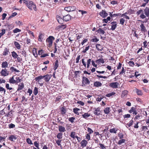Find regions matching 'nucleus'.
Masks as SVG:
<instances>
[{"label": "nucleus", "instance_id": "nucleus-1", "mask_svg": "<svg viewBox=\"0 0 149 149\" xmlns=\"http://www.w3.org/2000/svg\"><path fill=\"white\" fill-rule=\"evenodd\" d=\"M143 11L144 13H142L140 15V17L142 19L145 18L146 17H149V8H148L146 7L144 9Z\"/></svg>", "mask_w": 149, "mask_h": 149}, {"label": "nucleus", "instance_id": "nucleus-2", "mask_svg": "<svg viewBox=\"0 0 149 149\" xmlns=\"http://www.w3.org/2000/svg\"><path fill=\"white\" fill-rule=\"evenodd\" d=\"M27 6L30 10L33 9L35 11H36V5L31 1H28L26 3Z\"/></svg>", "mask_w": 149, "mask_h": 149}, {"label": "nucleus", "instance_id": "nucleus-3", "mask_svg": "<svg viewBox=\"0 0 149 149\" xmlns=\"http://www.w3.org/2000/svg\"><path fill=\"white\" fill-rule=\"evenodd\" d=\"M92 60L91 59H88L87 60V63H86V62L85 61V59L83 58L81 60V63L83 64V65L85 67H86L88 68L90 67V64H91V62Z\"/></svg>", "mask_w": 149, "mask_h": 149}, {"label": "nucleus", "instance_id": "nucleus-4", "mask_svg": "<svg viewBox=\"0 0 149 149\" xmlns=\"http://www.w3.org/2000/svg\"><path fill=\"white\" fill-rule=\"evenodd\" d=\"M55 39L52 36H49L46 40L47 45L50 47L52 45L53 41Z\"/></svg>", "mask_w": 149, "mask_h": 149}, {"label": "nucleus", "instance_id": "nucleus-5", "mask_svg": "<svg viewBox=\"0 0 149 149\" xmlns=\"http://www.w3.org/2000/svg\"><path fill=\"white\" fill-rule=\"evenodd\" d=\"M1 75L3 76H6L9 74V71H8L7 69H2L0 72Z\"/></svg>", "mask_w": 149, "mask_h": 149}, {"label": "nucleus", "instance_id": "nucleus-6", "mask_svg": "<svg viewBox=\"0 0 149 149\" xmlns=\"http://www.w3.org/2000/svg\"><path fill=\"white\" fill-rule=\"evenodd\" d=\"M82 82L83 84L85 86L87 84H89L90 82L87 78L84 77L82 78Z\"/></svg>", "mask_w": 149, "mask_h": 149}, {"label": "nucleus", "instance_id": "nucleus-7", "mask_svg": "<svg viewBox=\"0 0 149 149\" xmlns=\"http://www.w3.org/2000/svg\"><path fill=\"white\" fill-rule=\"evenodd\" d=\"M18 137L17 135L15 134L10 135L8 137V139L11 141L14 142Z\"/></svg>", "mask_w": 149, "mask_h": 149}, {"label": "nucleus", "instance_id": "nucleus-8", "mask_svg": "<svg viewBox=\"0 0 149 149\" xmlns=\"http://www.w3.org/2000/svg\"><path fill=\"white\" fill-rule=\"evenodd\" d=\"M130 113H132L133 115H136L137 114V112L136 110V108L134 107H132L129 111Z\"/></svg>", "mask_w": 149, "mask_h": 149}, {"label": "nucleus", "instance_id": "nucleus-9", "mask_svg": "<svg viewBox=\"0 0 149 149\" xmlns=\"http://www.w3.org/2000/svg\"><path fill=\"white\" fill-rule=\"evenodd\" d=\"M75 8L74 6H68L65 8V10L70 12L72 11L75 10Z\"/></svg>", "mask_w": 149, "mask_h": 149}, {"label": "nucleus", "instance_id": "nucleus-10", "mask_svg": "<svg viewBox=\"0 0 149 149\" xmlns=\"http://www.w3.org/2000/svg\"><path fill=\"white\" fill-rule=\"evenodd\" d=\"M118 83L117 82H112L110 84L109 86L113 88H117L118 87Z\"/></svg>", "mask_w": 149, "mask_h": 149}, {"label": "nucleus", "instance_id": "nucleus-11", "mask_svg": "<svg viewBox=\"0 0 149 149\" xmlns=\"http://www.w3.org/2000/svg\"><path fill=\"white\" fill-rule=\"evenodd\" d=\"M99 15L103 18H104L106 17L108 15L107 13L104 10H102L101 11Z\"/></svg>", "mask_w": 149, "mask_h": 149}, {"label": "nucleus", "instance_id": "nucleus-12", "mask_svg": "<svg viewBox=\"0 0 149 149\" xmlns=\"http://www.w3.org/2000/svg\"><path fill=\"white\" fill-rule=\"evenodd\" d=\"M111 28L110 29L112 31L114 30L117 27V23L116 22H112L111 23Z\"/></svg>", "mask_w": 149, "mask_h": 149}, {"label": "nucleus", "instance_id": "nucleus-13", "mask_svg": "<svg viewBox=\"0 0 149 149\" xmlns=\"http://www.w3.org/2000/svg\"><path fill=\"white\" fill-rule=\"evenodd\" d=\"M93 113L95 115H99L100 113V108H94L93 109Z\"/></svg>", "mask_w": 149, "mask_h": 149}, {"label": "nucleus", "instance_id": "nucleus-14", "mask_svg": "<svg viewBox=\"0 0 149 149\" xmlns=\"http://www.w3.org/2000/svg\"><path fill=\"white\" fill-rule=\"evenodd\" d=\"M45 80L46 81H49L51 78L52 76L51 74H47L43 76Z\"/></svg>", "mask_w": 149, "mask_h": 149}, {"label": "nucleus", "instance_id": "nucleus-15", "mask_svg": "<svg viewBox=\"0 0 149 149\" xmlns=\"http://www.w3.org/2000/svg\"><path fill=\"white\" fill-rule=\"evenodd\" d=\"M58 131L60 132H64L66 131V129L65 127L62 125H59L58 127Z\"/></svg>", "mask_w": 149, "mask_h": 149}, {"label": "nucleus", "instance_id": "nucleus-16", "mask_svg": "<svg viewBox=\"0 0 149 149\" xmlns=\"http://www.w3.org/2000/svg\"><path fill=\"white\" fill-rule=\"evenodd\" d=\"M87 143L88 142L84 139L82 140L80 143L81 147L83 148L86 146Z\"/></svg>", "mask_w": 149, "mask_h": 149}, {"label": "nucleus", "instance_id": "nucleus-17", "mask_svg": "<svg viewBox=\"0 0 149 149\" xmlns=\"http://www.w3.org/2000/svg\"><path fill=\"white\" fill-rule=\"evenodd\" d=\"M56 18L58 22L60 24H63L64 21L63 19L59 16H57Z\"/></svg>", "mask_w": 149, "mask_h": 149}, {"label": "nucleus", "instance_id": "nucleus-18", "mask_svg": "<svg viewBox=\"0 0 149 149\" xmlns=\"http://www.w3.org/2000/svg\"><path fill=\"white\" fill-rule=\"evenodd\" d=\"M134 91L136 92L138 95H142L141 91L136 88L134 90Z\"/></svg>", "mask_w": 149, "mask_h": 149}, {"label": "nucleus", "instance_id": "nucleus-19", "mask_svg": "<svg viewBox=\"0 0 149 149\" xmlns=\"http://www.w3.org/2000/svg\"><path fill=\"white\" fill-rule=\"evenodd\" d=\"M9 82L10 83L13 84L17 83V81L14 79V76H13L12 77L10 78L9 79Z\"/></svg>", "mask_w": 149, "mask_h": 149}, {"label": "nucleus", "instance_id": "nucleus-20", "mask_svg": "<svg viewBox=\"0 0 149 149\" xmlns=\"http://www.w3.org/2000/svg\"><path fill=\"white\" fill-rule=\"evenodd\" d=\"M74 78H76L79 77V75L81 74V72L79 71H75L74 72Z\"/></svg>", "mask_w": 149, "mask_h": 149}, {"label": "nucleus", "instance_id": "nucleus-21", "mask_svg": "<svg viewBox=\"0 0 149 149\" xmlns=\"http://www.w3.org/2000/svg\"><path fill=\"white\" fill-rule=\"evenodd\" d=\"M63 18L64 20L67 22L71 19V16L70 15H67L65 16H63Z\"/></svg>", "mask_w": 149, "mask_h": 149}, {"label": "nucleus", "instance_id": "nucleus-22", "mask_svg": "<svg viewBox=\"0 0 149 149\" xmlns=\"http://www.w3.org/2000/svg\"><path fill=\"white\" fill-rule=\"evenodd\" d=\"M96 48L97 50L101 51L103 50V47L100 44H97L96 45Z\"/></svg>", "mask_w": 149, "mask_h": 149}, {"label": "nucleus", "instance_id": "nucleus-23", "mask_svg": "<svg viewBox=\"0 0 149 149\" xmlns=\"http://www.w3.org/2000/svg\"><path fill=\"white\" fill-rule=\"evenodd\" d=\"M102 84L100 81H95L94 82V86L96 87L101 86Z\"/></svg>", "mask_w": 149, "mask_h": 149}, {"label": "nucleus", "instance_id": "nucleus-24", "mask_svg": "<svg viewBox=\"0 0 149 149\" xmlns=\"http://www.w3.org/2000/svg\"><path fill=\"white\" fill-rule=\"evenodd\" d=\"M141 31L142 32H145L146 31V27L143 24H141L140 25Z\"/></svg>", "mask_w": 149, "mask_h": 149}, {"label": "nucleus", "instance_id": "nucleus-25", "mask_svg": "<svg viewBox=\"0 0 149 149\" xmlns=\"http://www.w3.org/2000/svg\"><path fill=\"white\" fill-rule=\"evenodd\" d=\"M8 64L6 61L2 62L1 64V67L3 68H6L8 67Z\"/></svg>", "mask_w": 149, "mask_h": 149}, {"label": "nucleus", "instance_id": "nucleus-26", "mask_svg": "<svg viewBox=\"0 0 149 149\" xmlns=\"http://www.w3.org/2000/svg\"><path fill=\"white\" fill-rule=\"evenodd\" d=\"M58 29H59L61 30H63L65 29L66 27V25L65 24L59 25L58 26Z\"/></svg>", "mask_w": 149, "mask_h": 149}, {"label": "nucleus", "instance_id": "nucleus-27", "mask_svg": "<svg viewBox=\"0 0 149 149\" xmlns=\"http://www.w3.org/2000/svg\"><path fill=\"white\" fill-rule=\"evenodd\" d=\"M90 116V114L88 113H85L84 114L82 115V117L86 119H87L88 117Z\"/></svg>", "mask_w": 149, "mask_h": 149}, {"label": "nucleus", "instance_id": "nucleus-28", "mask_svg": "<svg viewBox=\"0 0 149 149\" xmlns=\"http://www.w3.org/2000/svg\"><path fill=\"white\" fill-rule=\"evenodd\" d=\"M128 93V91L126 90H124L123 91L122 95L121 97L123 98H124L127 95Z\"/></svg>", "mask_w": 149, "mask_h": 149}, {"label": "nucleus", "instance_id": "nucleus-29", "mask_svg": "<svg viewBox=\"0 0 149 149\" xmlns=\"http://www.w3.org/2000/svg\"><path fill=\"white\" fill-rule=\"evenodd\" d=\"M24 84L23 83H22L20 84H19L18 85V87L17 90L19 91L22 90L24 88Z\"/></svg>", "mask_w": 149, "mask_h": 149}, {"label": "nucleus", "instance_id": "nucleus-30", "mask_svg": "<svg viewBox=\"0 0 149 149\" xmlns=\"http://www.w3.org/2000/svg\"><path fill=\"white\" fill-rule=\"evenodd\" d=\"M43 36L44 35L43 34L40 33L38 36V41L40 42L42 41L43 39Z\"/></svg>", "mask_w": 149, "mask_h": 149}, {"label": "nucleus", "instance_id": "nucleus-31", "mask_svg": "<svg viewBox=\"0 0 149 149\" xmlns=\"http://www.w3.org/2000/svg\"><path fill=\"white\" fill-rule=\"evenodd\" d=\"M61 114L62 115H64L66 113V109L64 107H62L61 109Z\"/></svg>", "mask_w": 149, "mask_h": 149}, {"label": "nucleus", "instance_id": "nucleus-32", "mask_svg": "<svg viewBox=\"0 0 149 149\" xmlns=\"http://www.w3.org/2000/svg\"><path fill=\"white\" fill-rule=\"evenodd\" d=\"M118 130L117 128H113L110 129V132L111 133L116 134Z\"/></svg>", "mask_w": 149, "mask_h": 149}, {"label": "nucleus", "instance_id": "nucleus-33", "mask_svg": "<svg viewBox=\"0 0 149 149\" xmlns=\"http://www.w3.org/2000/svg\"><path fill=\"white\" fill-rule=\"evenodd\" d=\"M80 110V109L77 108H74L73 109V112L74 113L77 115H79V113L78 111Z\"/></svg>", "mask_w": 149, "mask_h": 149}, {"label": "nucleus", "instance_id": "nucleus-34", "mask_svg": "<svg viewBox=\"0 0 149 149\" xmlns=\"http://www.w3.org/2000/svg\"><path fill=\"white\" fill-rule=\"evenodd\" d=\"M96 62L97 63H104V60L103 58H100L99 59H97L96 61Z\"/></svg>", "mask_w": 149, "mask_h": 149}, {"label": "nucleus", "instance_id": "nucleus-35", "mask_svg": "<svg viewBox=\"0 0 149 149\" xmlns=\"http://www.w3.org/2000/svg\"><path fill=\"white\" fill-rule=\"evenodd\" d=\"M133 123V121L132 120H131L130 122L127 123L126 125V127L128 128V127H130L132 125Z\"/></svg>", "mask_w": 149, "mask_h": 149}, {"label": "nucleus", "instance_id": "nucleus-36", "mask_svg": "<svg viewBox=\"0 0 149 149\" xmlns=\"http://www.w3.org/2000/svg\"><path fill=\"white\" fill-rule=\"evenodd\" d=\"M44 78L43 76H40L37 77L35 78L36 81H38V82L40 81V80Z\"/></svg>", "mask_w": 149, "mask_h": 149}, {"label": "nucleus", "instance_id": "nucleus-37", "mask_svg": "<svg viewBox=\"0 0 149 149\" xmlns=\"http://www.w3.org/2000/svg\"><path fill=\"white\" fill-rule=\"evenodd\" d=\"M63 134L61 132L58 133L56 136V137L58 139L61 140L62 138Z\"/></svg>", "mask_w": 149, "mask_h": 149}, {"label": "nucleus", "instance_id": "nucleus-38", "mask_svg": "<svg viewBox=\"0 0 149 149\" xmlns=\"http://www.w3.org/2000/svg\"><path fill=\"white\" fill-rule=\"evenodd\" d=\"M12 56L15 58H17L18 56V55L16 52L14 51L12 52Z\"/></svg>", "mask_w": 149, "mask_h": 149}, {"label": "nucleus", "instance_id": "nucleus-39", "mask_svg": "<svg viewBox=\"0 0 149 149\" xmlns=\"http://www.w3.org/2000/svg\"><path fill=\"white\" fill-rule=\"evenodd\" d=\"M96 32L102 34H104L105 33L104 31L101 28H99L96 31Z\"/></svg>", "mask_w": 149, "mask_h": 149}, {"label": "nucleus", "instance_id": "nucleus-40", "mask_svg": "<svg viewBox=\"0 0 149 149\" xmlns=\"http://www.w3.org/2000/svg\"><path fill=\"white\" fill-rule=\"evenodd\" d=\"M14 43L16 47L17 48V49H19L20 48V45L16 41H15Z\"/></svg>", "mask_w": 149, "mask_h": 149}, {"label": "nucleus", "instance_id": "nucleus-41", "mask_svg": "<svg viewBox=\"0 0 149 149\" xmlns=\"http://www.w3.org/2000/svg\"><path fill=\"white\" fill-rule=\"evenodd\" d=\"M6 136H0V143H1L3 141H5L6 138Z\"/></svg>", "mask_w": 149, "mask_h": 149}, {"label": "nucleus", "instance_id": "nucleus-42", "mask_svg": "<svg viewBox=\"0 0 149 149\" xmlns=\"http://www.w3.org/2000/svg\"><path fill=\"white\" fill-rule=\"evenodd\" d=\"M61 140L58 139L56 140V143L58 146H59L60 147H62V145L61 144Z\"/></svg>", "mask_w": 149, "mask_h": 149}, {"label": "nucleus", "instance_id": "nucleus-43", "mask_svg": "<svg viewBox=\"0 0 149 149\" xmlns=\"http://www.w3.org/2000/svg\"><path fill=\"white\" fill-rule=\"evenodd\" d=\"M10 70H11V71L12 72H19V70H17L13 67H10Z\"/></svg>", "mask_w": 149, "mask_h": 149}, {"label": "nucleus", "instance_id": "nucleus-44", "mask_svg": "<svg viewBox=\"0 0 149 149\" xmlns=\"http://www.w3.org/2000/svg\"><path fill=\"white\" fill-rule=\"evenodd\" d=\"M105 113L108 114L110 112V108L106 107L104 110Z\"/></svg>", "mask_w": 149, "mask_h": 149}, {"label": "nucleus", "instance_id": "nucleus-45", "mask_svg": "<svg viewBox=\"0 0 149 149\" xmlns=\"http://www.w3.org/2000/svg\"><path fill=\"white\" fill-rule=\"evenodd\" d=\"M125 140L124 139H122L119 140L118 143V144L119 145H121L122 144L125 143Z\"/></svg>", "mask_w": 149, "mask_h": 149}, {"label": "nucleus", "instance_id": "nucleus-46", "mask_svg": "<svg viewBox=\"0 0 149 149\" xmlns=\"http://www.w3.org/2000/svg\"><path fill=\"white\" fill-rule=\"evenodd\" d=\"M116 94V93L114 92H112L110 93H108L107 94L106 96L108 97H109L111 96L114 95Z\"/></svg>", "mask_w": 149, "mask_h": 149}, {"label": "nucleus", "instance_id": "nucleus-47", "mask_svg": "<svg viewBox=\"0 0 149 149\" xmlns=\"http://www.w3.org/2000/svg\"><path fill=\"white\" fill-rule=\"evenodd\" d=\"M38 93V88L35 87L33 90V93L35 95H36Z\"/></svg>", "mask_w": 149, "mask_h": 149}, {"label": "nucleus", "instance_id": "nucleus-48", "mask_svg": "<svg viewBox=\"0 0 149 149\" xmlns=\"http://www.w3.org/2000/svg\"><path fill=\"white\" fill-rule=\"evenodd\" d=\"M125 21V20L123 18H121L120 19V24L123 25L124 24V23Z\"/></svg>", "mask_w": 149, "mask_h": 149}, {"label": "nucleus", "instance_id": "nucleus-49", "mask_svg": "<svg viewBox=\"0 0 149 149\" xmlns=\"http://www.w3.org/2000/svg\"><path fill=\"white\" fill-rule=\"evenodd\" d=\"M100 148L101 149H104L106 148V147L104 145L101 143L99 144Z\"/></svg>", "mask_w": 149, "mask_h": 149}, {"label": "nucleus", "instance_id": "nucleus-50", "mask_svg": "<svg viewBox=\"0 0 149 149\" xmlns=\"http://www.w3.org/2000/svg\"><path fill=\"white\" fill-rule=\"evenodd\" d=\"M26 141L29 144L32 145L33 144L31 139L29 138L26 139Z\"/></svg>", "mask_w": 149, "mask_h": 149}, {"label": "nucleus", "instance_id": "nucleus-51", "mask_svg": "<svg viewBox=\"0 0 149 149\" xmlns=\"http://www.w3.org/2000/svg\"><path fill=\"white\" fill-rule=\"evenodd\" d=\"M86 139H87L88 141L90 140V136L89 134H87L86 135Z\"/></svg>", "mask_w": 149, "mask_h": 149}, {"label": "nucleus", "instance_id": "nucleus-52", "mask_svg": "<svg viewBox=\"0 0 149 149\" xmlns=\"http://www.w3.org/2000/svg\"><path fill=\"white\" fill-rule=\"evenodd\" d=\"M8 126L9 128L10 129L13 128L15 127V125L13 123H10L8 125Z\"/></svg>", "mask_w": 149, "mask_h": 149}, {"label": "nucleus", "instance_id": "nucleus-53", "mask_svg": "<svg viewBox=\"0 0 149 149\" xmlns=\"http://www.w3.org/2000/svg\"><path fill=\"white\" fill-rule=\"evenodd\" d=\"M75 119V118L73 117H72L69 118L68 120L69 121L71 122L72 123L74 122V120Z\"/></svg>", "mask_w": 149, "mask_h": 149}, {"label": "nucleus", "instance_id": "nucleus-54", "mask_svg": "<svg viewBox=\"0 0 149 149\" xmlns=\"http://www.w3.org/2000/svg\"><path fill=\"white\" fill-rule=\"evenodd\" d=\"M34 146H36V148H37L38 149H40L39 147V144L37 142V141H35L34 142Z\"/></svg>", "mask_w": 149, "mask_h": 149}, {"label": "nucleus", "instance_id": "nucleus-55", "mask_svg": "<svg viewBox=\"0 0 149 149\" xmlns=\"http://www.w3.org/2000/svg\"><path fill=\"white\" fill-rule=\"evenodd\" d=\"M21 31V30L19 29L18 28H16L15 29L13 30V32L14 33H16L18 32H20Z\"/></svg>", "mask_w": 149, "mask_h": 149}, {"label": "nucleus", "instance_id": "nucleus-56", "mask_svg": "<svg viewBox=\"0 0 149 149\" xmlns=\"http://www.w3.org/2000/svg\"><path fill=\"white\" fill-rule=\"evenodd\" d=\"M87 131L89 132L88 134H91L93 132V131L90 128L88 127L87 128Z\"/></svg>", "mask_w": 149, "mask_h": 149}, {"label": "nucleus", "instance_id": "nucleus-57", "mask_svg": "<svg viewBox=\"0 0 149 149\" xmlns=\"http://www.w3.org/2000/svg\"><path fill=\"white\" fill-rule=\"evenodd\" d=\"M6 87L7 89L9 90H11L13 89V88L11 87H9V85L8 84H6Z\"/></svg>", "mask_w": 149, "mask_h": 149}, {"label": "nucleus", "instance_id": "nucleus-58", "mask_svg": "<svg viewBox=\"0 0 149 149\" xmlns=\"http://www.w3.org/2000/svg\"><path fill=\"white\" fill-rule=\"evenodd\" d=\"M77 103L82 106L84 105V103L81 101H78Z\"/></svg>", "mask_w": 149, "mask_h": 149}, {"label": "nucleus", "instance_id": "nucleus-59", "mask_svg": "<svg viewBox=\"0 0 149 149\" xmlns=\"http://www.w3.org/2000/svg\"><path fill=\"white\" fill-rule=\"evenodd\" d=\"M5 90L3 87L0 86V92L2 93L3 92H4V93H5L6 92Z\"/></svg>", "mask_w": 149, "mask_h": 149}, {"label": "nucleus", "instance_id": "nucleus-60", "mask_svg": "<svg viewBox=\"0 0 149 149\" xmlns=\"http://www.w3.org/2000/svg\"><path fill=\"white\" fill-rule=\"evenodd\" d=\"M8 51L7 49H6L3 53V55L5 56L8 54Z\"/></svg>", "mask_w": 149, "mask_h": 149}, {"label": "nucleus", "instance_id": "nucleus-61", "mask_svg": "<svg viewBox=\"0 0 149 149\" xmlns=\"http://www.w3.org/2000/svg\"><path fill=\"white\" fill-rule=\"evenodd\" d=\"M78 11L79 12H81L82 15H83L84 14L87 13L86 11L83 10H79Z\"/></svg>", "mask_w": 149, "mask_h": 149}, {"label": "nucleus", "instance_id": "nucleus-62", "mask_svg": "<svg viewBox=\"0 0 149 149\" xmlns=\"http://www.w3.org/2000/svg\"><path fill=\"white\" fill-rule=\"evenodd\" d=\"M75 132H72L71 133L70 136H71V137L73 138H74L75 137Z\"/></svg>", "mask_w": 149, "mask_h": 149}, {"label": "nucleus", "instance_id": "nucleus-63", "mask_svg": "<svg viewBox=\"0 0 149 149\" xmlns=\"http://www.w3.org/2000/svg\"><path fill=\"white\" fill-rule=\"evenodd\" d=\"M27 93H29V95H31V94L32 93V90H31L30 88H29L28 89V91H27Z\"/></svg>", "mask_w": 149, "mask_h": 149}, {"label": "nucleus", "instance_id": "nucleus-64", "mask_svg": "<svg viewBox=\"0 0 149 149\" xmlns=\"http://www.w3.org/2000/svg\"><path fill=\"white\" fill-rule=\"evenodd\" d=\"M110 3L113 5L116 4L118 3L117 1H112L110 2Z\"/></svg>", "mask_w": 149, "mask_h": 149}]
</instances>
